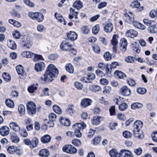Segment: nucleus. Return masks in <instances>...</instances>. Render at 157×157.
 Instances as JSON below:
<instances>
[{
  "label": "nucleus",
  "mask_w": 157,
  "mask_h": 157,
  "mask_svg": "<svg viewBox=\"0 0 157 157\" xmlns=\"http://www.w3.org/2000/svg\"><path fill=\"white\" fill-rule=\"evenodd\" d=\"M58 73V70L56 67L53 64H50L47 68L44 77H41L40 80L44 83H50L54 79Z\"/></svg>",
  "instance_id": "f257e3e1"
},
{
  "label": "nucleus",
  "mask_w": 157,
  "mask_h": 157,
  "mask_svg": "<svg viewBox=\"0 0 157 157\" xmlns=\"http://www.w3.org/2000/svg\"><path fill=\"white\" fill-rule=\"evenodd\" d=\"M86 127V124L83 122L75 124L73 125V128L75 129V135L77 137L79 138L82 136V133L80 131L82 130Z\"/></svg>",
  "instance_id": "f03ea898"
},
{
  "label": "nucleus",
  "mask_w": 157,
  "mask_h": 157,
  "mask_svg": "<svg viewBox=\"0 0 157 157\" xmlns=\"http://www.w3.org/2000/svg\"><path fill=\"white\" fill-rule=\"evenodd\" d=\"M27 108L28 113L31 115L35 114L36 112V107L35 104L33 102H29L27 104Z\"/></svg>",
  "instance_id": "7ed1b4c3"
},
{
  "label": "nucleus",
  "mask_w": 157,
  "mask_h": 157,
  "mask_svg": "<svg viewBox=\"0 0 157 157\" xmlns=\"http://www.w3.org/2000/svg\"><path fill=\"white\" fill-rule=\"evenodd\" d=\"M129 14L127 13L124 14V18L125 21L126 22L130 24H132L133 21H134V16L131 12H128Z\"/></svg>",
  "instance_id": "20e7f679"
},
{
  "label": "nucleus",
  "mask_w": 157,
  "mask_h": 157,
  "mask_svg": "<svg viewBox=\"0 0 157 157\" xmlns=\"http://www.w3.org/2000/svg\"><path fill=\"white\" fill-rule=\"evenodd\" d=\"M120 92L122 95L125 96H129L131 93L130 89L126 86L122 87L120 89Z\"/></svg>",
  "instance_id": "39448f33"
},
{
  "label": "nucleus",
  "mask_w": 157,
  "mask_h": 157,
  "mask_svg": "<svg viewBox=\"0 0 157 157\" xmlns=\"http://www.w3.org/2000/svg\"><path fill=\"white\" fill-rule=\"evenodd\" d=\"M45 67V63L43 62H40L35 64L34 69L36 71L40 72L44 69Z\"/></svg>",
  "instance_id": "423d86ee"
},
{
  "label": "nucleus",
  "mask_w": 157,
  "mask_h": 157,
  "mask_svg": "<svg viewBox=\"0 0 157 157\" xmlns=\"http://www.w3.org/2000/svg\"><path fill=\"white\" fill-rule=\"evenodd\" d=\"M17 71L19 75L25 78L26 76L25 71L24 70L23 67L21 65L17 66L16 67Z\"/></svg>",
  "instance_id": "0eeeda50"
},
{
  "label": "nucleus",
  "mask_w": 157,
  "mask_h": 157,
  "mask_svg": "<svg viewBox=\"0 0 157 157\" xmlns=\"http://www.w3.org/2000/svg\"><path fill=\"white\" fill-rule=\"evenodd\" d=\"M121 46L120 48L122 52H124L126 50L127 46L128 44L126 40L122 38L120 40Z\"/></svg>",
  "instance_id": "6e6552de"
},
{
  "label": "nucleus",
  "mask_w": 157,
  "mask_h": 157,
  "mask_svg": "<svg viewBox=\"0 0 157 157\" xmlns=\"http://www.w3.org/2000/svg\"><path fill=\"white\" fill-rule=\"evenodd\" d=\"M29 39L30 38L28 36L26 38V40H23L21 44L25 49L29 48L32 46V42Z\"/></svg>",
  "instance_id": "1a4fd4ad"
},
{
  "label": "nucleus",
  "mask_w": 157,
  "mask_h": 157,
  "mask_svg": "<svg viewBox=\"0 0 157 157\" xmlns=\"http://www.w3.org/2000/svg\"><path fill=\"white\" fill-rule=\"evenodd\" d=\"M71 47V45L66 41L63 42L60 46L61 49L63 51H69Z\"/></svg>",
  "instance_id": "9d476101"
},
{
  "label": "nucleus",
  "mask_w": 157,
  "mask_h": 157,
  "mask_svg": "<svg viewBox=\"0 0 157 157\" xmlns=\"http://www.w3.org/2000/svg\"><path fill=\"white\" fill-rule=\"evenodd\" d=\"M133 134L135 137L140 139L143 138L144 135L142 130L136 129L133 130Z\"/></svg>",
  "instance_id": "9b49d317"
},
{
  "label": "nucleus",
  "mask_w": 157,
  "mask_h": 157,
  "mask_svg": "<svg viewBox=\"0 0 157 157\" xmlns=\"http://www.w3.org/2000/svg\"><path fill=\"white\" fill-rule=\"evenodd\" d=\"M138 35L137 32L133 29H130L126 33V35L128 37L134 38L137 36Z\"/></svg>",
  "instance_id": "f8f14e48"
},
{
  "label": "nucleus",
  "mask_w": 157,
  "mask_h": 157,
  "mask_svg": "<svg viewBox=\"0 0 157 157\" xmlns=\"http://www.w3.org/2000/svg\"><path fill=\"white\" fill-rule=\"evenodd\" d=\"M113 25L111 23H105L104 27V31L106 33H111L113 30Z\"/></svg>",
  "instance_id": "ddd939ff"
},
{
  "label": "nucleus",
  "mask_w": 157,
  "mask_h": 157,
  "mask_svg": "<svg viewBox=\"0 0 157 157\" xmlns=\"http://www.w3.org/2000/svg\"><path fill=\"white\" fill-rule=\"evenodd\" d=\"M130 5L132 7L138 8L139 11H141L144 9L143 6L140 7V3L136 0H134V1L131 3Z\"/></svg>",
  "instance_id": "4468645a"
},
{
  "label": "nucleus",
  "mask_w": 157,
  "mask_h": 157,
  "mask_svg": "<svg viewBox=\"0 0 157 157\" xmlns=\"http://www.w3.org/2000/svg\"><path fill=\"white\" fill-rule=\"evenodd\" d=\"M67 38L71 41H74L77 38V34L73 31H70L67 33Z\"/></svg>",
  "instance_id": "2eb2a0df"
},
{
  "label": "nucleus",
  "mask_w": 157,
  "mask_h": 157,
  "mask_svg": "<svg viewBox=\"0 0 157 157\" xmlns=\"http://www.w3.org/2000/svg\"><path fill=\"white\" fill-rule=\"evenodd\" d=\"M10 127L12 129L16 132H18L20 130V127L15 122H11L10 124Z\"/></svg>",
  "instance_id": "dca6fc26"
},
{
  "label": "nucleus",
  "mask_w": 157,
  "mask_h": 157,
  "mask_svg": "<svg viewBox=\"0 0 157 157\" xmlns=\"http://www.w3.org/2000/svg\"><path fill=\"white\" fill-rule=\"evenodd\" d=\"M9 132V128L7 126H3L0 129V133L2 136L8 135Z\"/></svg>",
  "instance_id": "f3484780"
},
{
  "label": "nucleus",
  "mask_w": 157,
  "mask_h": 157,
  "mask_svg": "<svg viewBox=\"0 0 157 157\" xmlns=\"http://www.w3.org/2000/svg\"><path fill=\"white\" fill-rule=\"evenodd\" d=\"M91 100L89 98H85L82 100L81 105L83 108H85L90 105Z\"/></svg>",
  "instance_id": "a211bd4d"
},
{
  "label": "nucleus",
  "mask_w": 157,
  "mask_h": 157,
  "mask_svg": "<svg viewBox=\"0 0 157 157\" xmlns=\"http://www.w3.org/2000/svg\"><path fill=\"white\" fill-rule=\"evenodd\" d=\"M7 44L9 48L12 50H15L17 48V46L16 44L12 40H8Z\"/></svg>",
  "instance_id": "6ab92c4d"
},
{
  "label": "nucleus",
  "mask_w": 157,
  "mask_h": 157,
  "mask_svg": "<svg viewBox=\"0 0 157 157\" xmlns=\"http://www.w3.org/2000/svg\"><path fill=\"white\" fill-rule=\"evenodd\" d=\"M59 121L61 123L66 126H68L70 125V121L69 120L60 117Z\"/></svg>",
  "instance_id": "aec40b11"
},
{
  "label": "nucleus",
  "mask_w": 157,
  "mask_h": 157,
  "mask_svg": "<svg viewBox=\"0 0 157 157\" xmlns=\"http://www.w3.org/2000/svg\"><path fill=\"white\" fill-rule=\"evenodd\" d=\"M143 125V122L140 121H137L134 123L133 130H140Z\"/></svg>",
  "instance_id": "412c9836"
},
{
  "label": "nucleus",
  "mask_w": 157,
  "mask_h": 157,
  "mask_svg": "<svg viewBox=\"0 0 157 157\" xmlns=\"http://www.w3.org/2000/svg\"><path fill=\"white\" fill-rule=\"evenodd\" d=\"M121 152L122 153V155H124V157H133L132 153L128 150L122 149L121 150Z\"/></svg>",
  "instance_id": "4be33fe9"
},
{
  "label": "nucleus",
  "mask_w": 157,
  "mask_h": 157,
  "mask_svg": "<svg viewBox=\"0 0 157 157\" xmlns=\"http://www.w3.org/2000/svg\"><path fill=\"white\" fill-rule=\"evenodd\" d=\"M109 154L111 157H121V154L120 153H118L114 149L111 150L109 152Z\"/></svg>",
  "instance_id": "5701e85b"
},
{
  "label": "nucleus",
  "mask_w": 157,
  "mask_h": 157,
  "mask_svg": "<svg viewBox=\"0 0 157 157\" xmlns=\"http://www.w3.org/2000/svg\"><path fill=\"white\" fill-rule=\"evenodd\" d=\"M21 55L24 57L30 58L32 57H34V54L31 52L24 51L22 52Z\"/></svg>",
  "instance_id": "b1692460"
},
{
  "label": "nucleus",
  "mask_w": 157,
  "mask_h": 157,
  "mask_svg": "<svg viewBox=\"0 0 157 157\" xmlns=\"http://www.w3.org/2000/svg\"><path fill=\"white\" fill-rule=\"evenodd\" d=\"M132 49L136 53H139L140 51L139 49V46L138 44L136 42H134L132 44Z\"/></svg>",
  "instance_id": "393cba45"
},
{
  "label": "nucleus",
  "mask_w": 157,
  "mask_h": 157,
  "mask_svg": "<svg viewBox=\"0 0 157 157\" xmlns=\"http://www.w3.org/2000/svg\"><path fill=\"white\" fill-rule=\"evenodd\" d=\"M49 154V151L47 149H42L39 152L40 155L44 157H47Z\"/></svg>",
  "instance_id": "a878e982"
},
{
  "label": "nucleus",
  "mask_w": 157,
  "mask_h": 157,
  "mask_svg": "<svg viewBox=\"0 0 157 157\" xmlns=\"http://www.w3.org/2000/svg\"><path fill=\"white\" fill-rule=\"evenodd\" d=\"M74 106L73 105H69L68 106V107L66 110L67 113L72 115L75 113V111L74 110Z\"/></svg>",
  "instance_id": "bb28decb"
},
{
  "label": "nucleus",
  "mask_w": 157,
  "mask_h": 157,
  "mask_svg": "<svg viewBox=\"0 0 157 157\" xmlns=\"http://www.w3.org/2000/svg\"><path fill=\"white\" fill-rule=\"evenodd\" d=\"M39 140L36 137L33 138L32 141H31L30 146V147L31 148H33L36 147L38 145Z\"/></svg>",
  "instance_id": "cd10ccee"
},
{
  "label": "nucleus",
  "mask_w": 157,
  "mask_h": 157,
  "mask_svg": "<svg viewBox=\"0 0 157 157\" xmlns=\"http://www.w3.org/2000/svg\"><path fill=\"white\" fill-rule=\"evenodd\" d=\"M51 140V137L48 135H46L41 138V141L43 143H46L49 142Z\"/></svg>",
  "instance_id": "c85d7f7f"
},
{
  "label": "nucleus",
  "mask_w": 157,
  "mask_h": 157,
  "mask_svg": "<svg viewBox=\"0 0 157 157\" xmlns=\"http://www.w3.org/2000/svg\"><path fill=\"white\" fill-rule=\"evenodd\" d=\"M12 141L14 143H17L19 141V137L15 133L12 134L10 136Z\"/></svg>",
  "instance_id": "c756f323"
},
{
  "label": "nucleus",
  "mask_w": 157,
  "mask_h": 157,
  "mask_svg": "<svg viewBox=\"0 0 157 157\" xmlns=\"http://www.w3.org/2000/svg\"><path fill=\"white\" fill-rule=\"evenodd\" d=\"M143 105L140 103L135 102L132 104L131 105V108L132 109H139L142 108Z\"/></svg>",
  "instance_id": "7c9ffc66"
},
{
  "label": "nucleus",
  "mask_w": 157,
  "mask_h": 157,
  "mask_svg": "<svg viewBox=\"0 0 157 157\" xmlns=\"http://www.w3.org/2000/svg\"><path fill=\"white\" fill-rule=\"evenodd\" d=\"M66 70L70 73H72L74 71V67L71 63L67 64L65 66Z\"/></svg>",
  "instance_id": "2f4dec72"
},
{
  "label": "nucleus",
  "mask_w": 157,
  "mask_h": 157,
  "mask_svg": "<svg viewBox=\"0 0 157 157\" xmlns=\"http://www.w3.org/2000/svg\"><path fill=\"white\" fill-rule=\"evenodd\" d=\"M89 89L93 91L96 92L100 91L101 90V88L98 85H92L90 86Z\"/></svg>",
  "instance_id": "473e14b6"
},
{
  "label": "nucleus",
  "mask_w": 157,
  "mask_h": 157,
  "mask_svg": "<svg viewBox=\"0 0 157 157\" xmlns=\"http://www.w3.org/2000/svg\"><path fill=\"white\" fill-rule=\"evenodd\" d=\"M73 7L78 10L82 7V3L80 1H77L74 3Z\"/></svg>",
  "instance_id": "72a5a7b5"
},
{
  "label": "nucleus",
  "mask_w": 157,
  "mask_h": 157,
  "mask_svg": "<svg viewBox=\"0 0 157 157\" xmlns=\"http://www.w3.org/2000/svg\"><path fill=\"white\" fill-rule=\"evenodd\" d=\"M114 74L120 78H123L126 77L125 75L121 71H116L115 72Z\"/></svg>",
  "instance_id": "f704fd0d"
},
{
  "label": "nucleus",
  "mask_w": 157,
  "mask_h": 157,
  "mask_svg": "<svg viewBox=\"0 0 157 157\" xmlns=\"http://www.w3.org/2000/svg\"><path fill=\"white\" fill-rule=\"evenodd\" d=\"M100 118L98 117H94L92 120L91 122L93 125H97L99 124L100 122Z\"/></svg>",
  "instance_id": "c9c22d12"
},
{
  "label": "nucleus",
  "mask_w": 157,
  "mask_h": 157,
  "mask_svg": "<svg viewBox=\"0 0 157 157\" xmlns=\"http://www.w3.org/2000/svg\"><path fill=\"white\" fill-rule=\"evenodd\" d=\"M117 35H114L112 38V39L111 40V43L112 45H113V49L114 50H115V46L117 45L118 43V41L116 38Z\"/></svg>",
  "instance_id": "e433bc0d"
},
{
  "label": "nucleus",
  "mask_w": 157,
  "mask_h": 157,
  "mask_svg": "<svg viewBox=\"0 0 157 157\" xmlns=\"http://www.w3.org/2000/svg\"><path fill=\"white\" fill-rule=\"evenodd\" d=\"M44 18V16L43 14L40 13H37L35 20H36L39 22H40L43 21Z\"/></svg>",
  "instance_id": "4c0bfd02"
},
{
  "label": "nucleus",
  "mask_w": 157,
  "mask_h": 157,
  "mask_svg": "<svg viewBox=\"0 0 157 157\" xmlns=\"http://www.w3.org/2000/svg\"><path fill=\"white\" fill-rule=\"evenodd\" d=\"M147 30L150 33H157V28L153 25L149 26Z\"/></svg>",
  "instance_id": "58836bf2"
},
{
  "label": "nucleus",
  "mask_w": 157,
  "mask_h": 157,
  "mask_svg": "<svg viewBox=\"0 0 157 157\" xmlns=\"http://www.w3.org/2000/svg\"><path fill=\"white\" fill-rule=\"evenodd\" d=\"M18 111L21 116L23 115L25 112V108L23 105H20L18 107Z\"/></svg>",
  "instance_id": "ea45409f"
},
{
  "label": "nucleus",
  "mask_w": 157,
  "mask_h": 157,
  "mask_svg": "<svg viewBox=\"0 0 157 157\" xmlns=\"http://www.w3.org/2000/svg\"><path fill=\"white\" fill-rule=\"evenodd\" d=\"M100 30V25L97 24L94 26L92 29V33L94 35L97 34Z\"/></svg>",
  "instance_id": "a19ab883"
},
{
  "label": "nucleus",
  "mask_w": 157,
  "mask_h": 157,
  "mask_svg": "<svg viewBox=\"0 0 157 157\" xmlns=\"http://www.w3.org/2000/svg\"><path fill=\"white\" fill-rule=\"evenodd\" d=\"M53 109L54 111L58 114H60L62 113V111L60 108L57 105H55L53 106Z\"/></svg>",
  "instance_id": "79ce46f5"
},
{
  "label": "nucleus",
  "mask_w": 157,
  "mask_h": 157,
  "mask_svg": "<svg viewBox=\"0 0 157 157\" xmlns=\"http://www.w3.org/2000/svg\"><path fill=\"white\" fill-rule=\"evenodd\" d=\"M5 102L6 105L9 107L12 108L14 106L13 102L10 99L6 100Z\"/></svg>",
  "instance_id": "37998d69"
},
{
  "label": "nucleus",
  "mask_w": 157,
  "mask_h": 157,
  "mask_svg": "<svg viewBox=\"0 0 157 157\" xmlns=\"http://www.w3.org/2000/svg\"><path fill=\"white\" fill-rule=\"evenodd\" d=\"M18 132L21 136L23 137H26L28 136V133L25 128L20 129V130Z\"/></svg>",
  "instance_id": "c03bdc74"
},
{
  "label": "nucleus",
  "mask_w": 157,
  "mask_h": 157,
  "mask_svg": "<svg viewBox=\"0 0 157 157\" xmlns=\"http://www.w3.org/2000/svg\"><path fill=\"white\" fill-rule=\"evenodd\" d=\"M128 105L126 103L124 102L121 104L119 106V109L121 111H124L128 108Z\"/></svg>",
  "instance_id": "a18cd8bd"
},
{
  "label": "nucleus",
  "mask_w": 157,
  "mask_h": 157,
  "mask_svg": "<svg viewBox=\"0 0 157 157\" xmlns=\"http://www.w3.org/2000/svg\"><path fill=\"white\" fill-rule=\"evenodd\" d=\"M4 79L6 82L10 81L11 80V77L10 75L6 72H4L2 75Z\"/></svg>",
  "instance_id": "49530a36"
},
{
  "label": "nucleus",
  "mask_w": 157,
  "mask_h": 157,
  "mask_svg": "<svg viewBox=\"0 0 157 157\" xmlns=\"http://www.w3.org/2000/svg\"><path fill=\"white\" fill-rule=\"evenodd\" d=\"M55 17L58 20V21H59L61 22L64 20V19L62 15L59 13H56L55 14Z\"/></svg>",
  "instance_id": "de8ad7c7"
},
{
  "label": "nucleus",
  "mask_w": 157,
  "mask_h": 157,
  "mask_svg": "<svg viewBox=\"0 0 157 157\" xmlns=\"http://www.w3.org/2000/svg\"><path fill=\"white\" fill-rule=\"evenodd\" d=\"M48 117L50 121H55L57 118L56 115L54 113H50L48 115Z\"/></svg>",
  "instance_id": "09e8293b"
},
{
  "label": "nucleus",
  "mask_w": 157,
  "mask_h": 157,
  "mask_svg": "<svg viewBox=\"0 0 157 157\" xmlns=\"http://www.w3.org/2000/svg\"><path fill=\"white\" fill-rule=\"evenodd\" d=\"M81 30L83 33L85 34H87L89 32L90 29L87 26H84L82 28Z\"/></svg>",
  "instance_id": "8fccbe9b"
},
{
  "label": "nucleus",
  "mask_w": 157,
  "mask_h": 157,
  "mask_svg": "<svg viewBox=\"0 0 157 157\" xmlns=\"http://www.w3.org/2000/svg\"><path fill=\"white\" fill-rule=\"evenodd\" d=\"M124 137L126 138H130L132 136V134L128 131H125L123 133Z\"/></svg>",
  "instance_id": "3c124183"
},
{
  "label": "nucleus",
  "mask_w": 157,
  "mask_h": 157,
  "mask_svg": "<svg viewBox=\"0 0 157 157\" xmlns=\"http://www.w3.org/2000/svg\"><path fill=\"white\" fill-rule=\"evenodd\" d=\"M136 91L139 94H143L146 92L147 90L144 88H137Z\"/></svg>",
  "instance_id": "603ef678"
},
{
  "label": "nucleus",
  "mask_w": 157,
  "mask_h": 157,
  "mask_svg": "<svg viewBox=\"0 0 157 157\" xmlns=\"http://www.w3.org/2000/svg\"><path fill=\"white\" fill-rule=\"evenodd\" d=\"M95 78V75L92 73H90L87 75V78L88 80H89L90 82L91 81H91L94 79Z\"/></svg>",
  "instance_id": "864d4df0"
},
{
  "label": "nucleus",
  "mask_w": 157,
  "mask_h": 157,
  "mask_svg": "<svg viewBox=\"0 0 157 157\" xmlns=\"http://www.w3.org/2000/svg\"><path fill=\"white\" fill-rule=\"evenodd\" d=\"M11 13L15 18H20L21 17V15L17 11L13 10Z\"/></svg>",
  "instance_id": "5fc2aeb1"
},
{
  "label": "nucleus",
  "mask_w": 157,
  "mask_h": 157,
  "mask_svg": "<svg viewBox=\"0 0 157 157\" xmlns=\"http://www.w3.org/2000/svg\"><path fill=\"white\" fill-rule=\"evenodd\" d=\"M41 96H48L49 95V89L48 88H45L42 90V92L41 93Z\"/></svg>",
  "instance_id": "6e6d98bb"
},
{
  "label": "nucleus",
  "mask_w": 157,
  "mask_h": 157,
  "mask_svg": "<svg viewBox=\"0 0 157 157\" xmlns=\"http://www.w3.org/2000/svg\"><path fill=\"white\" fill-rule=\"evenodd\" d=\"M92 48L94 51L97 53H99L100 52V49L99 46L97 44H94L92 46Z\"/></svg>",
  "instance_id": "4d7b16f0"
},
{
  "label": "nucleus",
  "mask_w": 157,
  "mask_h": 157,
  "mask_svg": "<svg viewBox=\"0 0 157 157\" xmlns=\"http://www.w3.org/2000/svg\"><path fill=\"white\" fill-rule=\"evenodd\" d=\"M13 36L15 38L18 39L20 38L21 37V34L19 31L16 30L13 32Z\"/></svg>",
  "instance_id": "13d9d810"
},
{
  "label": "nucleus",
  "mask_w": 157,
  "mask_h": 157,
  "mask_svg": "<svg viewBox=\"0 0 157 157\" xmlns=\"http://www.w3.org/2000/svg\"><path fill=\"white\" fill-rule=\"evenodd\" d=\"M100 137L98 136L95 137L92 141V143L94 145H97L100 142Z\"/></svg>",
  "instance_id": "bf43d9fd"
},
{
  "label": "nucleus",
  "mask_w": 157,
  "mask_h": 157,
  "mask_svg": "<svg viewBox=\"0 0 157 157\" xmlns=\"http://www.w3.org/2000/svg\"><path fill=\"white\" fill-rule=\"evenodd\" d=\"M37 87L35 85H33L29 86L28 89V91L31 93H33L34 92V91L36 90Z\"/></svg>",
  "instance_id": "052dcab7"
},
{
  "label": "nucleus",
  "mask_w": 157,
  "mask_h": 157,
  "mask_svg": "<svg viewBox=\"0 0 157 157\" xmlns=\"http://www.w3.org/2000/svg\"><path fill=\"white\" fill-rule=\"evenodd\" d=\"M72 144L75 146H78L81 144V142L79 140L77 139H74L72 140Z\"/></svg>",
  "instance_id": "680f3d73"
},
{
  "label": "nucleus",
  "mask_w": 157,
  "mask_h": 157,
  "mask_svg": "<svg viewBox=\"0 0 157 157\" xmlns=\"http://www.w3.org/2000/svg\"><path fill=\"white\" fill-rule=\"evenodd\" d=\"M58 57V55L56 54H52L48 56L49 59L51 60L56 59Z\"/></svg>",
  "instance_id": "e2e57ef3"
},
{
  "label": "nucleus",
  "mask_w": 157,
  "mask_h": 157,
  "mask_svg": "<svg viewBox=\"0 0 157 157\" xmlns=\"http://www.w3.org/2000/svg\"><path fill=\"white\" fill-rule=\"evenodd\" d=\"M104 57L106 60H109L111 59V55L109 52H106L104 55Z\"/></svg>",
  "instance_id": "0e129e2a"
},
{
  "label": "nucleus",
  "mask_w": 157,
  "mask_h": 157,
  "mask_svg": "<svg viewBox=\"0 0 157 157\" xmlns=\"http://www.w3.org/2000/svg\"><path fill=\"white\" fill-rule=\"evenodd\" d=\"M127 82L129 85L132 86H134L136 84L135 81L131 78L128 79Z\"/></svg>",
  "instance_id": "69168bd1"
},
{
  "label": "nucleus",
  "mask_w": 157,
  "mask_h": 157,
  "mask_svg": "<svg viewBox=\"0 0 157 157\" xmlns=\"http://www.w3.org/2000/svg\"><path fill=\"white\" fill-rule=\"evenodd\" d=\"M75 87L78 90H81L83 87L82 84L78 82H76L74 83Z\"/></svg>",
  "instance_id": "338daca9"
},
{
  "label": "nucleus",
  "mask_w": 157,
  "mask_h": 157,
  "mask_svg": "<svg viewBox=\"0 0 157 157\" xmlns=\"http://www.w3.org/2000/svg\"><path fill=\"white\" fill-rule=\"evenodd\" d=\"M125 61L127 63H132L134 61V58L131 56H128L125 58Z\"/></svg>",
  "instance_id": "774afa93"
}]
</instances>
